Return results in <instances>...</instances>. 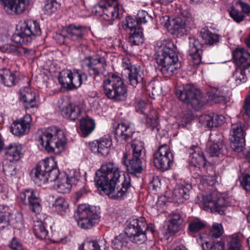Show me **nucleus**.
<instances>
[{"label":"nucleus","instance_id":"nucleus-23","mask_svg":"<svg viewBox=\"0 0 250 250\" xmlns=\"http://www.w3.org/2000/svg\"><path fill=\"white\" fill-rule=\"evenodd\" d=\"M21 101L23 102L26 110H30V112H34L38 105L36 101V94L31 89L26 87L21 92Z\"/></svg>","mask_w":250,"mask_h":250},{"label":"nucleus","instance_id":"nucleus-51","mask_svg":"<svg viewBox=\"0 0 250 250\" xmlns=\"http://www.w3.org/2000/svg\"><path fill=\"white\" fill-rule=\"evenodd\" d=\"M7 161L5 162L3 165V171L4 174L8 177H11L16 174V166Z\"/></svg>","mask_w":250,"mask_h":250},{"label":"nucleus","instance_id":"nucleus-16","mask_svg":"<svg viewBox=\"0 0 250 250\" xmlns=\"http://www.w3.org/2000/svg\"><path fill=\"white\" fill-rule=\"evenodd\" d=\"M230 146L235 151L241 152L245 146V136L242 124H232L230 132Z\"/></svg>","mask_w":250,"mask_h":250},{"label":"nucleus","instance_id":"nucleus-58","mask_svg":"<svg viewBox=\"0 0 250 250\" xmlns=\"http://www.w3.org/2000/svg\"><path fill=\"white\" fill-rule=\"evenodd\" d=\"M9 247L13 250H21L22 249L21 243L15 238L12 239L9 244Z\"/></svg>","mask_w":250,"mask_h":250},{"label":"nucleus","instance_id":"nucleus-43","mask_svg":"<svg viewBox=\"0 0 250 250\" xmlns=\"http://www.w3.org/2000/svg\"><path fill=\"white\" fill-rule=\"evenodd\" d=\"M72 82H71V89L80 87L83 81L87 80V76L85 73L79 72L78 70L72 72Z\"/></svg>","mask_w":250,"mask_h":250},{"label":"nucleus","instance_id":"nucleus-2","mask_svg":"<svg viewBox=\"0 0 250 250\" xmlns=\"http://www.w3.org/2000/svg\"><path fill=\"white\" fill-rule=\"evenodd\" d=\"M32 180L38 186L47 182H54L56 189L60 193H68L72 185L77 184L80 179L75 176L60 175L56 164L48 159L40 161L31 172Z\"/></svg>","mask_w":250,"mask_h":250},{"label":"nucleus","instance_id":"nucleus-26","mask_svg":"<svg viewBox=\"0 0 250 250\" xmlns=\"http://www.w3.org/2000/svg\"><path fill=\"white\" fill-rule=\"evenodd\" d=\"M190 151L189 163L195 167H204L206 159L203 152L195 146L190 147Z\"/></svg>","mask_w":250,"mask_h":250},{"label":"nucleus","instance_id":"nucleus-19","mask_svg":"<svg viewBox=\"0 0 250 250\" xmlns=\"http://www.w3.org/2000/svg\"><path fill=\"white\" fill-rule=\"evenodd\" d=\"M134 131L127 123L119 124L114 130V138L117 142L124 144L131 139Z\"/></svg>","mask_w":250,"mask_h":250},{"label":"nucleus","instance_id":"nucleus-45","mask_svg":"<svg viewBox=\"0 0 250 250\" xmlns=\"http://www.w3.org/2000/svg\"><path fill=\"white\" fill-rule=\"evenodd\" d=\"M224 233V229L221 224L214 223L208 232L210 240L219 238Z\"/></svg>","mask_w":250,"mask_h":250},{"label":"nucleus","instance_id":"nucleus-61","mask_svg":"<svg viewBox=\"0 0 250 250\" xmlns=\"http://www.w3.org/2000/svg\"><path fill=\"white\" fill-rule=\"evenodd\" d=\"M89 146L92 152L100 154L99 145L98 140L89 143Z\"/></svg>","mask_w":250,"mask_h":250},{"label":"nucleus","instance_id":"nucleus-9","mask_svg":"<svg viewBox=\"0 0 250 250\" xmlns=\"http://www.w3.org/2000/svg\"><path fill=\"white\" fill-rule=\"evenodd\" d=\"M99 208L95 206L81 204L75 216L78 218V225L82 229H90L98 224L100 219Z\"/></svg>","mask_w":250,"mask_h":250},{"label":"nucleus","instance_id":"nucleus-17","mask_svg":"<svg viewBox=\"0 0 250 250\" xmlns=\"http://www.w3.org/2000/svg\"><path fill=\"white\" fill-rule=\"evenodd\" d=\"M32 121L29 114H26L23 118L15 121L10 126V131L15 136H19L28 133Z\"/></svg>","mask_w":250,"mask_h":250},{"label":"nucleus","instance_id":"nucleus-52","mask_svg":"<svg viewBox=\"0 0 250 250\" xmlns=\"http://www.w3.org/2000/svg\"><path fill=\"white\" fill-rule=\"evenodd\" d=\"M208 144H224L223 136L217 132L211 133L209 137L208 142Z\"/></svg>","mask_w":250,"mask_h":250},{"label":"nucleus","instance_id":"nucleus-4","mask_svg":"<svg viewBox=\"0 0 250 250\" xmlns=\"http://www.w3.org/2000/svg\"><path fill=\"white\" fill-rule=\"evenodd\" d=\"M149 229L144 217L133 219L128 223L125 234L116 236L112 242L113 249L125 250L127 246V237L134 243L142 244L146 239V231Z\"/></svg>","mask_w":250,"mask_h":250},{"label":"nucleus","instance_id":"nucleus-8","mask_svg":"<svg viewBox=\"0 0 250 250\" xmlns=\"http://www.w3.org/2000/svg\"><path fill=\"white\" fill-rule=\"evenodd\" d=\"M177 97L183 103L190 104L196 110H199L206 103L205 99L201 91L195 86L187 84L175 88Z\"/></svg>","mask_w":250,"mask_h":250},{"label":"nucleus","instance_id":"nucleus-60","mask_svg":"<svg viewBox=\"0 0 250 250\" xmlns=\"http://www.w3.org/2000/svg\"><path fill=\"white\" fill-rule=\"evenodd\" d=\"M146 107V103L144 101H140L137 103L136 106V111L137 112L145 114H146L145 112Z\"/></svg>","mask_w":250,"mask_h":250},{"label":"nucleus","instance_id":"nucleus-46","mask_svg":"<svg viewBox=\"0 0 250 250\" xmlns=\"http://www.w3.org/2000/svg\"><path fill=\"white\" fill-rule=\"evenodd\" d=\"M99 145L100 154L102 156H106L108 154L110 147L112 146V142L110 140L105 138H102L98 141Z\"/></svg>","mask_w":250,"mask_h":250},{"label":"nucleus","instance_id":"nucleus-63","mask_svg":"<svg viewBox=\"0 0 250 250\" xmlns=\"http://www.w3.org/2000/svg\"><path fill=\"white\" fill-rule=\"evenodd\" d=\"M238 4L240 6L243 13L249 14L250 13V6L247 3L242 1H239Z\"/></svg>","mask_w":250,"mask_h":250},{"label":"nucleus","instance_id":"nucleus-62","mask_svg":"<svg viewBox=\"0 0 250 250\" xmlns=\"http://www.w3.org/2000/svg\"><path fill=\"white\" fill-rule=\"evenodd\" d=\"M213 244V249H217L218 250H224L225 249V242L222 240L220 241H215V239L212 240Z\"/></svg>","mask_w":250,"mask_h":250},{"label":"nucleus","instance_id":"nucleus-6","mask_svg":"<svg viewBox=\"0 0 250 250\" xmlns=\"http://www.w3.org/2000/svg\"><path fill=\"white\" fill-rule=\"evenodd\" d=\"M38 141L48 152L58 153L63 149L66 138L62 130L52 126L42 132Z\"/></svg>","mask_w":250,"mask_h":250},{"label":"nucleus","instance_id":"nucleus-34","mask_svg":"<svg viewBox=\"0 0 250 250\" xmlns=\"http://www.w3.org/2000/svg\"><path fill=\"white\" fill-rule=\"evenodd\" d=\"M61 112L63 117L72 121H75L80 114L79 107L68 103H66V105L62 108Z\"/></svg>","mask_w":250,"mask_h":250},{"label":"nucleus","instance_id":"nucleus-41","mask_svg":"<svg viewBox=\"0 0 250 250\" xmlns=\"http://www.w3.org/2000/svg\"><path fill=\"white\" fill-rule=\"evenodd\" d=\"M128 40L132 45H139L142 44L144 41L142 29L138 28L135 30L132 29L130 32Z\"/></svg>","mask_w":250,"mask_h":250},{"label":"nucleus","instance_id":"nucleus-27","mask_svg":"<svg viewBox=\"0 0 250 250\" xmlns=\"http://www.w3.org/2000/svg\"><path fill=\"white\" fill-rule=\"evenodd\" d=\"M191 189L192 186L190 184L177 186L172 193L173 199L178 203H183L184 201L188 199Z\"/></svg>","mask_w":250,"mask_h":250},{"label":"nucleus","instance_id":"nucleus-14","mask_svg":"<svg viewBox=\"0 0 250 250\" xmlns=\"http://www.w3.org/2000/svg\"><path fill=\"white\" fill-rule=\"evenodd\" d=\"M20 201L27 205L32 211L37 213L41 210V199L38 192L33 189H26L20 194Z\"/></svg>","mask_w":250,"mask_h":250},{"label":"nucleus","instance_id":"nucleus-29","mask_svg":"<svg viewBox=\"0 0 250 250\" xmlns=\"http://www.w3.org/2000/svg\"><path fill=\"white\" fill-rule=\"evenodd\" d=\"M67 34L68 38L74 41L80 42L83 39L86 34V28L82 26L71 24L67 28Z\"/></svg>","mask_w":250,"mask_h":250},{"label":"nucleus","instance_id":"nucleus-49","mask_svg":"<svg viewBox=\"0 0 250 250\" xmlns=\"http://www.w3.org/2000/svg\"><path fill=\"white\" fill-rule=\"evenodd\" d=\"M139 24L137 20H134L131 17L128 16L126 18L125 21L123 22L122 26L125 29H128L131 32L132 29L135 30L136 28H140Z\"/></svg>","mask_w":250,"mask_h":250},{"label":"nucleus","instance_id":"nucleus-59","mask_svg":"<svg viewBox=\"0 0 250 250\" xmlns=\"http://www.w3.org/2000/svg\"><path fill=\"white\" fill-rule=\"evenodd\" d=\"M243 108L244 114L250 117V95L245 99Z\"/></svg>","mask_w":250,"mask_h":250},{"label":"nucleus","instance_id":"nucleus-15","mask_svg":"<svg viewBox=\"0 0 250 250\" xmlns=\"http://www.w3.org/2000/svg\"><path fill=\"white\" fill-rule=\"evenodd\" d=\"M205 207L209 209L211 212H217L222 214L228 206V202L221 195L213 193L204 198Z\"/></svg>","mask_w":250,"mask_h":250},{"label":"nucleus","instance_id":"nucleus-55","mask_svg":"<svg viewBox=\"0 0 250 250\" xmlns=\"http://www.w3.org/2000/svg\"><path fill=\"white\" fill-rule=\"evenodd\" d=\"M150 17L148 15L147 12L144 10L139 11L137 14L136 20L139 24L142 23H146L148 19H150Z\"/></svg>","mask_w":250,"mask_h":250},{"label":"nucleus","instance_id":"nucleus-38","mask_svg":"<svg viewBox=\"0 0 250 250\" xmlns=\"http://www.w3.org/2000/svg\"><path fill=\"white\" fill-rule=\"evenodd\" d=\"M182 223L183 220L180 213L172 212L167 228L169 232L172 234L177 232L180 230Z\"/></svg>","mask_w":250,"mask_h":250},{"label":"nucleus","instance_id":"nucleus-28","mask_svg":"<svg viewBox=\"0 0 250 250\" xmlns=\"http://www.w3.org/2000/svg\"><path fill=\"white\" fill-rule=\"evenodd\" d=\"M235 62L239 66L250 67V53L243 48H237L233 52Z\"/></svg>","mask_w":250,"mask_h":250},{"label":"nucleus","instance_id":"nucleus-36","mask_svg":"<svg viewBox=\"0 0 250 250\" xmlns=\"http://www.w3.org/2000/svg\"><path fill=\"white\" fill-rule=\"evenodd\" d=\"M231 95L229 88L226 86H221L215 89L213 100L215 103H220L229 100Z\"/></svg>","mask_w":250,"mask_h":250},{"label":"nucleus","instance_id":"nucleus-21","mask_svg":"<svg viewBox=\"0 0 250 250\" xmlns=\"http://www.w3.org/2000/svg\"><path fill=\"white\" fill-rule=\"evenodd\" d=\"M129 84L134 87L140 85L142 88L146 85L144 69L140 66H133L128 73Z\"/></svg>","mask_w":250,"mask_h":250},{"label":"nucleus","instance_id":"nucleus-44","mask_svg":"<svg viewBox=\"0 0 250 250\" xmlns=\"http://www.w3.org/2000/svg\"><path fill=\"white\" fill-rule=\"evenodd\" d=\"M68 207L67 202L62 197L56 198L52 206L53 210L62 215L65 213L68 209Z\"/></svg>","mask_w":250,"mask_h":250},{"label":"nucleus","instance_id":"nucleus-48","mask_svg":"<svg viewBox=\"0 0 250 250\" xmlns=\"http://www.w3.org/2000/svg\"><path fill=\"white\" fill-rule=\"evenodd\" d=\"M58 6L56 0H47L43 8L44 14L47 15H51L56 11Z\"/></svg>","mask_w":250,"mask_h":250},{"label":"nucleus","instance_id":"nucleus-42","mask_svg":"<svg viewBox=\"0 0 250 250\" xmlns=\"http://www.w3.org/2000/svg\"><path fill=\"white\" fill-rule=\"evenodd\" d=\"M33 232L35 235L41 239H46L48 235V231L45 228L44 223L42 221H34Z\"/></svg>","mask_w":250,"mask_h":250},{"label":"nucleus","instance_id":"nucleus-53","mask_svg":"<svg viewBox=\"0 0 250 250\" xmlns=\"http://www.w3.org/2000/svg\"><path fill=\"white\" fill-rule=\"evenodd\" d=\"M55 40L59 44H63L66 42L68 38L66 31H62L61 33H57L54 37Z\"/></svg>","mask_w":250,"mask_h":250},{"label":"nucleus","instance_id":"nucleus-1","mask_svg":"<svg viewBox=\"0 0 250 250\" xmlns=\"http://www.w3.org/2000/svg\"><path fill=\"white\" fill-rule=\"evenodd\" d=\"M121 171L113 163H107L102 166L96 172L94 181L101 192L108 195L111 199L121 200L126 196L131 188L130 177L127 174L120 184Z\"/></svg>","mask_w":250,"mask_h":250},{"label":"nucleus","instance_id":"nucleus-39","mask_svg":"<svg viewBox=\"0 0 250 250\" xmlns=\"http://www.w3.org/2000/svg\"><path fill=\"white\" fill-rule=\"evenodd\" d=\"M206 151L211 157H219L226 152L224 144H208Z\"/></svg>","mask_w":250,"mask_h":250},{"label":"nucleus","instance_id":"nucleus-22","mask_svg":"<svg viewBox=\"0 0 250 250\" xmlns=\"http://www.w3.org/2000/svg\"><path fill=\"white\" fill-rule=\"evenodd\" d=\"M8 211H2L0 206V231L8 225L20 229L22 222L20 217H15Z\"/></svg>","mask_w":250,"mask_h":250},{"label":"nucleus","instance_id":"nucleus-20","mask_svg":"<svg viewBox=\"0 0 250 250\" xmlns=\"http://www.w3.org/2000/svg\"><path fill=\"white\" fill-rule=\"evenodd\" d=\"M201 46L198 40L190 39L188 50V59L190 64L193 65H198L201 63L202 50L201 49Z\"/></svg>","mask_w":250,"mask_h":250},{"label":"nucleus","instance_id":"nucleus-57","mask_svg":"<svg viewBox=\"0 0 250 250\" xmlns=\"http://www.w3.org/2000/svg\"><path fill=\"white\" fill-rule=\"evenodd\" d=\"M241 185L246 191L250 192V175H246L243 176V180L241 181Z\"/></svg>","mask_w":250,"mask_h":250},{"label":"nucleus","instance_id":"nucleus-11","mask_svg":"<svg viewBox=\"0 0 250 250\" xmlns=\"http://www.w3.org/2000/svg\"><path fill=\"white\" fill-rule=\"evenodd\" d=\"M83 61L88 74L95 81L100 82L107 65L104 57L97 54L85 58Z\"/></svg>","mask_w":250,"mask_h":250},{"label":"nucleus","instance_id":"nucleus-47","mask_svg":"<svg viewBox=\"0 0 250 250\" xmlns=\"http://www.w3.org/2000/svg\"><path fill=\"white\" fill-rule=\"evenodd\" d=\"M205 227V224L202 221L199 220H192L189 223L188 229V230L193 233H195Z\"/></svg>","mask_w":250,"mask_h":250},{"label":"nucleus","instance_id":"nucleus-7","mask_svg":"<svg viewBox=\"0 0 250 250\" xmlns=\"http://www.w3.org/2000/svg\"><path fill=\"white\" fill-rule=\"evenodd\" d=\"M132 157L128 160V155L124 153L122 163L125 166L129 173L136 175L143 170L142 159L145 153L144 143L138 139H135L131 143Z\"/></svg>","mask_w":250,"mask_h":250},{"label":"nucleus","instance_id":"nucleus-56","mask_svg":"<svg viewBox=\"0 0 250 250\" xmlns=\"http://www.w3.org/2000/svg\"><path fill=\"white\" fill-rule=\"evenodd\" d=\"M230 16L237 22L242 21L244 18L243 15L238 10L232 9L229 12Z\"/></svg>","mask_w":250,"mask_h":250},{"label":"nucleus","instance_id":"nucleus-32","mask_svg":"<svg viewBox=\"0 0 250 250\" xmlns=\"http://www.w3.org/2000/svg\"><path fill=\"white\" fill-rule=\"evenodd\" d=\"M104 5H100L99 7L102 9L103 13L101 17L105 21H112L119 17V7L115 3L113 6L108 5L107 7H104Z\"/></svg>","mask_w":250,"mask_h":250},{"label":"nucleus","instance_id":"nucleus-37","mask_svg":"<svg viewBox=\"0 0 250 250\" xmlns=\"http://www.w3.org/2000/svg\"><path fill=\"white\" fill-rule=\"evenodd\" d=\"M200 36L206 44L210 46L216 45L219 42V36L212 33L206 28L201 29Z\"/></svg>","mask_w":250,"mask_h":250},{"label":"nucleus","instance_id":"nucleus-3","mask_svg":"<svg viewBox=\"0 0 250 250\" xmlns=\"http://www.w3.org/2000/svg\"><path fill=\"white\" fill-rule=\"evenodd\" d=\"M155 49L157 70L166 77L171 76L181 66L176 46L171 40H167L158 42Z\"/></svg>","mask_w":250,"mask_h":250},{"label":"nucleus","instance_id":"nucleus-13","mask_svg":"<svg viewBox=\"0 0 250 250\" xmlns=\"http://www.w3.org/2000/svg\"><path fill=\"white\" fill-rule=\"evenodd\" d=\"M173 156L169 146L164 145L153 154L155 166L163 171L168 169L173 162Z\"/></svg>","mask_w":250,"mask_h":250},{"label":"nucleus","instance_id":"nucleus-12","mask_svg":"<svg viewBox=\"0 0 250 250\" xmlns=\"http://www.w3.org/2000/svg\"><path fill=\"white\" fill-rule=\"evenodd\" d=\"M177 17L172 19L170 24L172 26L173 34H178L182 32L185 29L187 22H190L193 21L192 15L190 12V9L186 5H183L177 9Z\"/></svg>","mask_w":250,"mask_h":250},{"label":"nucleus","instance_id":"nucleus-64","mask_svg":"<svg viewBox=\"0 0 250 250\" xmlns=\"http://www.w3.org/2000/svg\"><path fill=\"white\" fill-rule=\"evenodd\" d=\"M146 123L149 126H151L153 129L156 127L158 124L157 118L154 117H147L146 119Z\"/></svg>","mask_w":250,"mask_h":250},{"label":"nucleus","instance_id":"nucleus-18","mask_svg":"<svg viewBox=\"0 0 250 250\" xmlns=\"http://www.w3.org/2000/svg\"><path fill=\"white\" fill-rule=\"evenodd\" d=\"M5 12L9 15L22 13L26 7L25 0H0Z\"/></svg>","mask_w":250,"mask_h":250},{"label":"nucleus","instance_id":"nucleus-25","mask_svg":"<svg viewBox=\"0 0 250 250\" xmlns=\"http://www.w3.org/2000/svg\"><path fill=\"white\" fill-rule=\"evenodd\" d=\"M3 152L10 162L18 161L23 155L21 146L15 143L10 144L4 147Z\"/></svg>","mask_w":250,"mask_h":250},{"label":"nucleus","instance_id":"nucleus-35","mask_svg":"<svg viewBox=\"0 0 250 250\" xmlns=\"http://www.w3.org/2000/svg\"><path fill=\"white\" fill-rule=\"evenodd\" d=\"M95 127V122L92 119L85 117L80 120V128L83 137H85L91 134Z\"/></svg>","mask_w":250,"mask_h":250},{"label":"nucleus","instance_id":"nucleus-50","mask_svg":"<svg viewBox=\"0 0 250 250\" xmlns=\"http://www.w3.org/2000/svg\"><path fill=\"white\" fill-rule=\"evenodd\" d=\"M237 68L236 69L235 76L236 81H239L240 82L244 83L247 81L246 69L249 67H244L243 66H239L235 62Z\"/></svg>","mask_w":250,"mask_h":250},{"label":"nucleus","instance_id":"nucleus-54","mask_svg":"<svg viewBox=\"0 0 250 250\" xmlns=\"http://www.w3.org/2000/svg\"><path fill=\"white\" fill-rule=\"evenodd\" d=\"M241 246L240 240L238 236L233 237L229 243L228 250H240Z\"/></svg>","mask_w":250,"mask_h":250},{"label":"nucleus","instance_id":"nucleus-31","mask_svg":"<svg viewBox=\"0 0 250 250\" xmlns=\"http://www.w3.org/2000/svg\"><path fill=\"white\" fill-rule=\"evenodd\" d=\"M3 52L8 53H12L17 56H28L29 54H33L34 51L32 49H28L22 46H16L13 45L5 44L1 48Z\"/></svg>","mask_w":250,"mask_h":250},{"label":"nucleus","instance_id":"nucleus-40","mask_svg":"<svg viewBox=\"0 0 250 250\" xmlns=\"http://www.w3.org/2000/svg\"><path fill=\"white\" fill-rule=\"evenodd\" d=\"M71 77L72 71L70 70H63L60 72L58 80L62 87L71 89Z\"/></svg>","mask_w":250,"mask_h":250},{"label":"nucleus","instance_id":"nucleus-24","mask_svg":"<svg viewBox=\"0 0 250 250\" xmlns=\"http://www.w3.org/2000/svg\"><path fill=\"white\" fill-rule=\"evenodd\" d=\"M225 122L223 116L214 113L202 115L199 118V122L206 127H217Z\"/></svg>","mask_w":250,"mask_h":250},{"label":"nucleus","instance_id":"nucleus-10","mask_svg":"<svg viewBox=\"0 0 250 250\" xmlns=\"http://www.w3.org/2000/svg\"><path fill=\"white\" fill-rule=\"evenodd\" d=\"M41 35V30L39 23L30 21L23 23L20 30L13 35L12 40L16 43L28 45L35 37Z\"/></svg>","mask_w":250,"mask_h":250},{"label":"nucleus","instance_id":"nucleus-5","mask_svg":"<svg viewBox=\"0 0 250 250\" xmlns=\"http://www.w3.org/2000/svg\"><path fill=\"white\" fill-rule=\"evenodd\" d=\"M103 88L104 94L109 99L121 101L126 99V85L121 78L116 74L110 73L104 77Z\"/></svg>","mask_w":250,"mask_h":250},{"label":"nucleus","instance_id":"nucleus-30","mask_svg":"<svg viewBox=\"0 0 250 250\" xmlns=\"http://www.w3.org/2000/svg\"><path fill=\"white\" fill-rule=\"evenodd\" d=\"M16 74L9 69H0V82L7 86H12L18 82Z\"/></svg>","mask_w":250,"mask_h":250},{"label":"nucleus","instance_id":"nucleus-33","mask_svg":"<svg viewBox=\"0 0 250 250\" xmlns=\"http://www.w3.org/2000/svg\"><path fill=\"white\" fill-rule=\"evenodd\" d=\"M107 248L105 240H93L82 243L79 247V250H107Z\"/></svg>","mask_w":250,"mask_h":250}]
</instances>
